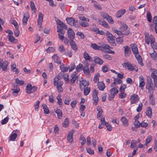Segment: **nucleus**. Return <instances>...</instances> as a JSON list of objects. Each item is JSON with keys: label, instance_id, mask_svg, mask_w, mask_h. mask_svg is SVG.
<instances>
[{"label": "nucleus", "instance_id": "f257e3e1", "mask_svg": "<svg viewBox=\"0 0 157 157\" xmlns=\"http://www.w3.org/2000/svg\"><path fill=\"white\" fill-rule=\"evenodd\" d=\"M105 34L107 38L109 39L108 40L109 42L111 43L113 46H116V45L115 41L116 37L114 36H113L112 33L108 31L106 32Z\"/></svg>", "mask_w": 157, "mask_h": 157}, {"label": "nucleus", "instance_id": "f03ea898", "mask_svg": "<svg viewBox=\"0 0 157 157\" xmlns=\"http://www.w3.org/2000/svg\"><path fill=\"white\" fill-rule=\"evenodd\" d=\"M124 67H127L128 69L130 71H133L134 70L137 71L138 68L135 66H133L130 62H124L122 64Z\"/></svg>", "mask_w": 157, "mask_h": 157}, {"label": "nucleus", "instance_id": "7ed1b4c3", "mask_svg": "<svg viewBox=\"0 0 157 157\" xmlns=\"http://www.w3.org/2000/svg\"><path fill=\"white\" fill-rule=\"evenodd\" d=\"M57 32L59 33H58L59 38V40L63 41L65 37L63 35L64 34L65 31L63 29L59 27L58 26L57 27Z\"/></svg>", "mask_w": 157, "mask_h": 157}, {"label": "nucleus", "instance_id": "20e7f679", "mask_svg": "<svg viewBox=\"0 0 157 157\" xmlns=\"http://www.w3.org/2000/svg\"><path fill=\"white\" fill-rule=\"evenodd\" d=\"M145 35V41L147 44H149L150 42L152 41V40H154L155 39L154 36L152 35H149L148 33L145 32L144 33Z\"/></svg>", "mask_w": 157, "mask_h": 157}, {"label": "nucleus", "instance_id": "39448f33", "mask_svg": "<svg viewBox=\"0 0 157 157\" xmlns=\"http://www.w3.org/2000/svg\"><path fill=\"white\" fill-rule=\"evenodd\" d=\"M67 33L68 36L70 41L73 40L75 38V33L72 29L70 28L68 29Z\"/></svg>", "mask_w": 157, "mask_h": 157}, {"label": "nucleus", "instance_id": "423d86ee", "mask_svg": "<svg viewBox=\"0 0 157 157\" xmlns=\"http://www.w3.org/2000/svg\"><path fill=\"white\" fill-rule=\"evenodd\" d=\"M89 85V82L84 79H82L80 81L79 86L82 90L88 86Z\"/></svg>", "mask_w": 157, "mask_h": 157}, {"label": "nucleus", "instance_id": "0eeeda50", "mask_svg": "<svg viewBox=\"0 0 157 157\" xmlns=\"http://www.w3.org/2000/svg\"><path fill=\"white\" fill-rule=\"evenodd\" d=\"M98 93L96 90L94 89L92 94L93 100L94 101L93 104L95 105H97L98 101V98L97 96Z\"/></svg>", "mask_w": 157, "mask_h": 157}, {"label": "nucleus", "instance_id": "6e6552de", "mask_svg": "<svg viewBox=\"0 0 157 157\" xmlns=\"http://www.w3.org/2000/svg\"><path fill=\"white\" fill-rule=\"evenodd\" d=\"M139 100V98L138 95L135 94L132 95L130 97L131 104H135Z\"/></svg>", "mask_w": 157, "mask_h": 157}, {"label": "nucleus", "instance_id": "1a4fd4ad", "mask_svg": "<svg viewBox=\"0 0 157 157\" xmlns=\"http://www.w3.org/2000/svg\"><path fill=\"white\" fill-rule=\"evenodd\" d=\"M66 20L68 24L71 26H75V23H77V21H75L74 18L73 17L67 18Z\"/></svg>", "mask_w": 157, "mask_h": 157}, {"label": "nucleus", "instance_id": "9d476101", "mask_svg": "<svg viewBox=\"0 0 157 157\" xmlns=\"http://www.w3.org/2000/svg\"><path fill=\"white\" fill-rule=\"evenodd\" d=\"M56 85H54V86H56L57 89L58 90V92L60 93L63 91V89L62 86L63 85V82L61 81H59L58 82L56 83Z\"/></svg>", "mask_w": 157, "mask_h": 157}, {"label": "nucleus", "instance_id": "9b49d317", "mask_svg": "<svg viewBox=\"0 0 157 157\" xmlns=\"http://www.w3.org/2000/svg\"><path fill=\"white\" fill-rule=\"evenodd\" d=\"M8 62L6 61H4L3 63L0 60V69H2V70L6 71L7 70Z\"/></svg>", "mask_w": 157, "mask_h": 157}, {"label": "nucleus", "instance_id": "f8f14e48", "mask_svg": "<svg viewBox=\"0 0 157 157\" xmlns=\"http://www.w3.org/2000/svg\"><path fill=\"white\" fill-rule=\"evenodd\" d=\"M124 55L125 57L128 56L131 53V49L130 47L126 46L124 47Z\"/></svg>", "mask_w": 157, "mask_h": 157}, {"label": "nucleus", "instance_id": "ddd939ff", "mask_svg": "<svg viewBox=\"0 0 157 157\" xmlns=\"http://www.w3.org/2000/svg\"><path fill=\"white\" fill-rule=\"evenodd\" d=\"M74 132V130H72L69 132L67 136V140L71 143L73 141V136Z\"/></svg>", "mask_w": 157, "mask_h": 157}, {"label": "nucleus", "instance_id": "4468645a", "mask_svg": "<svg viewBox=\"0 0 157 157\" xmlns=\"http://www.w3.org/2000/svg\"><path fill=\"white\" fill-rule=\"evenodd\" d=\"M131 46L133 53L134 54H138L139 52L136 45L135 44H132Z\"/></svg>", "mask_w": 157, "mask_h": 157}, {"label": "nucleus", "instance_id": "2eb2a0df", "mask_svg": "<svg viewBox=\"0 0 157 157\" xmlns=\"http://www.w3.org/2000/svg\"><path fill=\"white\" fill-rule=\"evenodd\" d=\"M58 21L57 22V27H59L63 29L64 28L65 29H67V26L65 24L60 20H58Z\"/></svg>", "mask_w": 157, "mask_h": 157}, {"label": "nucleus", "instance_id": "dca6fc26", "mask_svg": "<svg viewBox=\"0 0 157 157\" xmlns=\"http://www.w3.org/2000/svg\"><path fill=\"white\" fill-rule=\"evenodd\" d=\"M126 12L125 9H121L118 10L116 13V17L117 18L121 17Z\"/></svg>", "mask_w": 157, "mask_h": 157}, {"label": "nucleus", "instance_id": "f3484780", "mask_svg": "<svg viewBox=\"0 0 157 157\" xmlns=\"http://www.w3.org/2000/svg\"><path fill=\"white\" fill-rule=\"evenodd\" d=\"M43 15L42 13L40 12L38 15V24L40 27L42 26V23L43 20Z\"/></svg>", "mask_w": 157, "mask_h": 157}, {"label": "nucleus", "instance_id": "a211bd4d", "mask_svg": "<svg viewBox=\"0 0 157 157\" xmlns=\"http://www.w3.org/2000/svg\"><path fill=\"white\" fill-rule=\"evenodd\" d=\"M63 77V76L62 75V73H59L58 74V77H56L54 78V79L53 81V84L54 85H56V83H58L59 82V80L61 79Z\"/></svg>", "mask_w": 157, "mask_h": 157}, {"label": "nucleus", "instance_id": "6ab92c4d", "mask_svg": "<svg viewBox=\"0 0 157 157\" xmlns=\"http://www.w3.org/2000/svg\"><path fill=\"white\" fill-rule=\"evenodd\" d=\"M70 44L71 48L75 51H77L78 50V47L74 40L71 41Z\"/></svg>", "mask_w": 157, "mask_h": 157}, {"label": "nucleus", "instance_id": "aec40b11", "mask_svg": "<svg viewBox=\"0 0 157 157\" xmlns=\"http://www.w3.org/2000/svg\"><path fill=\"white\" fill-rule=\"evenodd\" d=\"M94 59L95 63L99 65H101L103 63V61L98 56L94 57Z\"/></svg>", "mask_w": 157, "mask_h": 157}, {"label": "nucleus", "instance_id": "412c9836", "mask_svg": "<svg viewBox=\"0 0 157 157\" xmlns=\"http://www.w3.org/2000/svg\"><path fill=\"white\" fill-rule=\"evenodd\" d=\"M52 58L55 63L58 64H61V61L60 60L59 58L56 55H54L53 56H52Z\"/></svg>", "mask_w": 157, "mask_h": 157}, {"label": "nucleus", "instance_id": "4be33fe9", "mask_svg": "<svg viewBox=\"0 0 157 157\" xmlns=\"http://www.w3.org/2000/svg\"><path fill=\"white\" fill-rule=\"evenodd\" d=\"M140 84L139 87L142 88L143 87L145 84L144 79L142 76H140L139 77Z\"/></svg>", "mask_w": 157, "mask_h": 157}, {"label": "nucleus", "instance_id": "5701e85b", "mask_svg": "<svg viewBox=\"0 0 157 157\" xmlns=\"http://www.w3.org/2000/svg\"><path fill=\"white\" fill-rule=\"evenodd\" d=\"M97 86L99 89L101 91L104 90L105 87V84L102 82H98Z\"/></svg>", "mask_w": 157, "mask_h": 157}, {"label": "nucleus", "instance_id": "b1692460", "mask_svg": "<svg viewBox=\"0 0 157 157\" xmlns=\"http://www.w3.org/2000/svg\"><path fill=\"white\" fill-rule=\"evenodd\" d=\"M139 63L141 66H143L144 64L142 63V60L141 56L139 54H137L135 55Z\"/></svg>", "mask_w": 157, "mask_h": 157}, {"label": "nucleus", "instance_id": "393cba45", "mask_svg": "<svg viewBox=\"0 0 157 157\" xmlns=\"http://www.w3.org/2000/svg\"><path fill=\"white\" fill-rule=\"evenodd\" d=\"M100 50L102 51H103L104 49H109L111 48V47L109 45L105 44L101 45V46H100Z\"/></svg>", "mask_w": 157, "mask_h": 157}, {"label": "nucleus", "instance_id": "a878e982", "mask_svg": "<svg viewBox=\"0 0 157 157\" xmlns=\"http://www.w3.org/2000/svg\"><path fill=\"white\" fill-rule=\"evenodd\" d=\"M151 77L154 80L155 86L157 87V75L151 74Z\"/></svg>", "mask_w": 157, "mask_h": 157}, {"label": "nucleus", "instance_id": "bb28decb", "mask_svg": "<svg viewBox=\"0 0 157 157\" xmlns=\"http://www.w3.org/2000/svg\"><path fill=\"white\" fill-rule=\"evenodd\" d=\"M146 115L148 117L151 118L152 116V112L151 109L150 107H148L147 108V109L146 112Z\"/></svg>", "mask_w": 157, "mask_h": 157}, {"label": "nucleus", "instance_id": "cd10ccee", "mask_svg": "<svg viewBox=\"0 0 157 157\" xmlns=\"http://www.w3.org/2000/svg\"><path fill=\"white\" fill-rule=\"evenodd\" d=\"M84 57L86 60H89L90 61H92V58L89 55L88 53L85 52L83 54Z\"/></svg>", "mask_w": 157, "mask_h": 157}, {"label": "nucleus", "instance_id": "c85d7f7f", "mask_svg": "<svg viewBox=\"0 0 157 157\" xmlns=\"http://www.w3.org/2000/svg\"><path fill=\"white\" fill-rule=\"evenodd\" d=\"M16 65L15 63H13L11 65V69L13 71H15V73L17 74L19 73V70L16 68Z\"/></svg>", "mask_w": 157, "mask_h": 157}, {"label": "nucleus", "instance_id": "c756f323", "mask_svg": "<svg viewBox=\"0 0 157 157\" xmlns=\"http://www.w3.org/2000/svg\"><path fill=\"white\" fill-rule=\"evenodd\" d=\"M121 121L122 123V124L124 126H127L128 125V121L125 117H122Z\"/></svg>", "mask_w": 157, "mask_h": 157}, {"label": "nucleus", "instance_id": "7c9ffc66", "mask_svg": "<svg viewBox=\"0 0 157 157\" xmlns=\"http://www.w3.org/2000/svg\"><path fill=\"white\" fill-rule=\"evenodd\" d=\"M17 137V135L15 133H13L11 134L10 136L9 140L10 141H14Z\"/></svg>", "mask_w": 157, "mask_h": 157}, {"label": "nucleus", "instance_id": "2f4dec72", "mask_svg": "<svg viewBox=\"0 0 157 157\" xmlns=\"http://www.w3.org/2000/svg\"><path fill=\"white\" fill-rule=\"evenodd\" d=\"M42 106L43 107L44 113L46 114L49 113V110L47 105L44 104L42 105Z\"/></svg>", "mask_w": 157, "mask_h": 157}, {"label": "nucleus", "instance_id": "473e14b6", "mask_svg": "<svg viewBox=\"0 0 157 157\" xmlns=\"http://www.w3.org/2000/svg\"><path fill=\"white\" fill-rule=\"evenodd\" d=\"M55 112L57 114L58 117L59 119H61L62 118V112L59 109H58L56 110Z\"/></svg>", "mask_w": 157, "mask_h": 157}, {"label": "nucleus", "instance_id": "72a5a7b5", "mask_svg": "<svg viewBox=\"0 0 157 157\" xmlns=\"http://www.w3.org/2000/svg\"><path fill=\"white\" fill-rule=\"evenodd\" d=\"M150 43L152 48L153 49H156L157 48L156 44L155 42V39L154 40H152V41H151Z\"/></svg>", "mask_w": 157, "mask_h": 157}, {"label": "nucleus", "instance_id": "f704fd0d", "mask_svg": "<svg viewBox=\"0 0 157 157\" xmlns=\"http://www.w3.org/2000/svg\"><path fill=\"white\" fill-rule=\"evenodd\" d=\"M113 31L116 33L118 35L122 37H124V34L121 31H119V30L114 29L113 30Z\"/></svg>", "mask_w": 157, "mask_h": 157}, {"label": "nucleus", "instance_id": "c9c22d12", "mask_svg": "<svg viewBox=\"0 0 157 157\" xmlns=\"http://www.w3.org/2000/svg\"><path fill=\"white\" fill-rule=\"evenodd\" d=\"M9 40L11 42H13L14 41V43H16L17 41V40L12 35H8Z\"/></svg>", "mask_w": 157, "mask_h": 157}, {"label": "nucleus", "instance_id": "e433bc0d", "mask_svg": "<svg viewBox=\"0 0 157 157\" xmlns=\"http://www.w3.org/2000/svg\"><path fill=\"white\" fill-rule=\"evenodd\" d=\"M84 90V94L85 95H87L90 92V88L87 87L83 89Z\"/></svg>", "mask_w": 157, "mask_h": 157}, {"label": "nucleus", "instance_id": "4c0bfd02", "mask_svg": "<svg viewBox=\"0 0 157 157\" xmlns=\"http://www.w3.org/2000/svg\"><path fill=\"white\" fill-rule=\"evenodd\" d=\"M64 65H62V66H60V70L63 72L67 71L69 69V67H66Z\"/></svg>", "mask_w": 157, "mask_h": 157}, {"label": "nucleus", "instance_id": "58836bf2", "mask_svg": "<svg viewBox=\"0 0 157 157\" xmlns=\"http://www.w3.org/2000/svg\"><path fill=\"white\" fill-rule=\"evenodd\" d=\"M32 87V85L31 84H29L26 86V92L28 94L31 93V90Z\"/></svg>", "mask_w": 157, "mask_h": 157}, {"label": "nucleus", "instance_id": "ea45409f", "mask_svg": "<svg viewBox=\"0 0 157 157\" xmlns=\"http://www.w3.org/2000/svg\"><path fill=\"white\" fill-rule=\"evenodd\" d=\"M149 98L150 99V103L152 104V105H154L155 104V101L153 99V95L151 94L149 96Z\"/></svg>", "mask_w": 157, "mask_h": 157}, {"label": "nucleus", "instance_id": "a19ab883", "mask_svg": "<svg viewBox=\"0 0 157 157\" xmlns=\"http://www.w3.org/2000/svg\"><path fill=\"white\" fill-rule=\"evenodd\" d=\"M91 47L94 50H100V46L97 45L95 44H91Z\"/></svg>", "mask_w": 157, "mask_h": 157}, {"label": "nucleus", "instance_id": "79ce46f5", "mask_svg": "<svg viewBox=\"0 0 157 157\" xmlns=\"http://www.w3.org/2000/svg\"><path fill=\"white\" fill-rule=\"evenodd\" d=\"M78 18L80 20L82 21L88 22L90 21V20L88 18H86L85 17L83 16L82 15H79L78 16Z\"/></svg>", "mask_w": 157, "mask_h": 157}, {"label": "nucleus", "instance_id": "37998d69", "mask_svg": "<svg viewBox=\"0 0 157 157\" xmlns=\"http://www.w3.org/2000/svg\"><path fill=\"white\" fill-rule=\"evenodd\" d=\"M86 67H84L83 70L84 73L88 76H90L89 69L86 68Z\"/></svg>", "mask_w": 157, "mask_h": 157}, {"label": "nucleus", "instance_id": "c03bdc74", "mask_svg": "<svg viewBox=\"0 0 157 157\" xmlns=\"http://www.w3.org/2000/svg\"><path fill=\"white\" fill-rule=\"evenodd\" d=\"M30 6L32 10L35 12L36 11V9L34 3L32 1L30 2Z\"/></svg>", "mask_w": 157, "mask_h": 157}, {"label": "nucleus", "instance_id": "a18cd8bd", "mask_svg": "<svg viewBox=\"0 0 157 157\" xmlns=\"http://www.w3.org/2000/svg\"><path fill=\"white\" fill-rule=\"evenodd\" d=\"M16 82L17 84L21 85H24V81L23 80H19L18 78H16L15 79Z\"/></svg>", "mask_w": 157, "mask_h": 157}, {"label": "nucleus", "instance_id": "49530a36", "mask_svg": "<svg viewBox=\"0 0 157 157\" xmlns=\"http://www.w3.org/2000/svg\"><path fill=\"white\" fill-rule=\"evenodd\" d=\"M80 140L82 141L81 144L82 145H83L85 143L86 140L85 138L83 136H81L79 138Z\"/></svg>", "mask_w": 157, "mask_h": 157}, {"label": "nucleus", "instance_id": "de8ad7c7", "mask_svg": "<svg viewBox=\"0 0 157 157\" xmlns=\"http://www.w3.org/2000/svg\"><path fill=\"white\" fill-rule=\"evenodd\" d=\"M105 125L107 130L109 131H111L112 130V128L110 124L106 122H105Z\"/></svg>", "mask_w": 157, "mask_h": 157}, {"label": "nucleus", "instance_id": "09e8293b", "mask_svg": "<svg viewBox=\"0 0 157 157\" xmlns=\"http://www.w3.org/2000/svg\"><path fill=\"white\" fill-rule=\"evenodd\" d=\"M110 92V93H114V94L116 95L118 94V91L116 88L114 87L111 89Z\"/></svg>", "mask_w": 157, "mask_h": 157}, {"label": "nucleus", "instance_id": "8fccbe9b", "mask_svg": "<svg viewBox=\"0 0 157 157\" xmlns=\"http://www.w3.org/2000/svg\"><path fill=\"white\" fill-rule=\"evenodd\" d=\"M12 90L13 91V95H14V94L15 93H18L20 91V89L19 87H17V86L14 87V88L12 89Z\"/></svg>", "mask_w": 157, "mask_h": 157}, {"label": "nucleus", "instance_id": "3c124183", "mask_svg": "<svg viewBox=\"0 0 157 157\" xmlns=\"http://www.w3.org/2000/svg\"><path fill=\"white\" fill-rule=\"evenodd\" d=\"M78 78V76H72V78L70 80V83L71 85L74 83Z\"/></svg>", "mask_w": 157, "mask_h": 157}, {"label": "nucleus", "instance_id": "603ef678", "mask_svg": "<svg viewBox=\"0 0 157 157\" xmlns=\"http://www.w3.org/2000/svg\"><path fill=\"white\" fill-rule=\"evenodd\" d=\"M55 51L54 48L52 47H49L46 50V52L47 53H50L53 52Z\"/></svg>", "mask_w": 157, "mask_h": 157}, {"label": "nucleus", "instance_id": "864d4df0", "mask_svg": "<svg viewBox=\"0 0 157 157\" xmlns=\"http://www.w3.org/2000/svg\"><path fill=\"white\" fill-rule=\"evenodd\" d=\"M80 25L84 27H86L89 26V24L86 22H79Z\"/></svg>", "mask_w": 157, "mask_h": 157}, {"label": "nucleus", "instance_id": "5fc2aeb1", "mask_svg": "<svg viewBox=\"0 0 157 157\" xmlns=\"http://www.w3.org/2000/svg\"><path fill=\"white\" fill-rule=\"evenodd\" d=\"M147 21L150 22L151 21V14L149 12L147 13Z\"/></svg>", "mask_w": 157, "mask_h": 157}, {"label": "nucleus", "instance_id": "6e6d98bb", "mask_svg": "<svg viewBox=\"0 0 157 157\" xmlns=\"http://www.w3.org/2000/svg\"><path fill=\"white\" fill-rule=\"evenodd\" d=\"M39 103L40 101H37L35 102V103L34 104L35 109L36 111H37L38 110Z\"/></svg>", "mask_w": 157, "mask_h": 157}, {"label": "nucleus", "instance_id": "4d7b16f0", "mask_svg": "<svg viewBox=\"0 0 157 157\" xmlns=\"http://www.w3.org/2000/svg\"><path fill=\"white\" fill-rule=\"evenodd\" d=\"M104 58L108 60H110L112 59V57L109 55L105 54L103 55Z\"/></svg>", "mask_w": 157, "mask_h": 157}, {"label": "nucleus", "instance_id": "13d9d810", "mask_svg": "<svg viewBox=\"0 0 157 157\" xmlns=\"http://www.w3.org/2000/svg\"><path fill=\"white\" fill-rule=\"evenodd\" d=\"M14 33L16 36L18 37V36L19 34V27L15 28V29L14 30Z\"/></svg>", "mask_w": 157, "mask_h": 157}, {"label": "nucleus", "instance_id": "bf43d9fd", "mask_svg": "<svg viewBox=\"0 0 157 157\" xmlns=\"http://www.w3.org/2000/svg\"><path fill=\"white\" fill-rule=\"evenodd\" d=\"M64 54L66 56H69V57H71L73 55L71 52L70 50H68L66 52L64 53Z\"/></svg>", "mask_w": 157, "mask_h": 157}, {"label": "nucleus", "instance_id": "052dcab7", "mask_svg": "<svg viewBox=\"0 0 157 157\" xmlns=\"http://www.w3.org/2000/svg\"><path fill=\"white\" fill-rule=\"evenodd\" d=\"M155 51L154 50V53H150V55L151 56V57L152 58L154 59H156L157 58V54L155 52Z\"/></svg>", "mask_w": 157, "mask_h": 157}, {"label": "nucleus", "instance_id": "680f3d73", "mask_svg": "<svg viewBox=\"0 0 157 157\" xmlns=\"http://www.w3.org/2000/svg\"><path fill=\"white\" fill-rule=\"evenodd\" d=\"M134 125L137 128L140 127L141 123L137 120H135L134 124Z\"/></svg>", "mask_w": 157, "mask_h": 157}, {"label": "nucleus", "instance_id": "e2e57ef3", "mask_svg": "<svg viewBox=\"0 0 157 157\" xmlns=\"http://www.w3.org/2000/svg\"><path fill=\"white\" fill-rule=\"evenodd\" d=\"M116 41L117 43L120 44L122 43L123 41V40L121 37H117L116 38Z\"/></svg>", "mask_w": 157, "mask_h": 157}, {"label": "nucleus", "instance_id": "0e129e2a", "mask_svg": "<svg viewBox=\"0 0 157 157\" xmlns=\"http://www.w3.org/2000/svg\"><path fill=\"white\" fill-rule=\"evenodd\" d=\"M126 86L123 84H122L121 85L120 91L121 92H124V89L126 88Z\"/></svg>", "mask_w": 157, "mask_h": 157}, {"label": "nucleus", "instance_id": "69168bd1", "mask_svg": "<svg viewBox=\"0 0 157 157\" xmlns=\"http://www.w3.org/2000/svg\"><path fill=\"white\" fill-rule=\"evenodd\" d=\"M99 75V74L97 73L95 75L94 78V81L95 83H97L98 82H99V79L98 77Z\"/></svg>", "mask_w": 157, "mask_h": 157}, {"label": "nucleus", "instance_id": "338daca9", "mask_svg": "<svg viewBox=\"0 0 157 157\" xmlns=\"http://www.w3.org/2000/svg\"><path fill=\"white\" fill-rule=\"evenodd\" d=\"M69 120L68 118H67L64 120V122L63 123V126L65 127L67 126V125L69 124Z\"/></svg>", "mask_w": 157, "mask_h": 157}, {"label": "nucleus", "instance_id": "774afa93", "mask_svg": "<svg viewBox=\"0 0 157 157\" xmlns=\"http://www.w3.org/2000/svg\"><path fill=\"white\" fill-rule=\"evenodd\" d=\"M143 104L142 103H140L139 105L138 108L136 109V111L137 112H140L142 109Z\"/></svg>", "mask_w": 157, "mask_h": 157}]
</instances>
